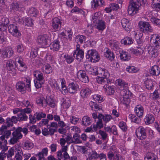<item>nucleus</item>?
Instances as JSON below:
<instances>
[{"mask_svg":"<svg viewBox=\"0 0 160 160\" xmlns=\"http://www.w3.org/2000/svg\"><path fill=\"white\" fill-rule=\"evenodd\" d=\"M14 54V51L10 47H5L3 48L1 51L0 56L1 58L3 60L10 58Z\"/></svg>","mask_w":160,"mask_h":160,"instance_id":"39448f33","label":"nucleus"},{"mask_svg":"<svg viewBox=\"0 0 160 160\" xmlns=\"http://www.w3.org/2000/svg\"><path fill=\"white\" fill-rule=\"evenodd\" d=\"M117 81L119 86L125 88H127L128 87V84L124 81L122 79H118Z\"/></svg>","mask_w":160,"mask_h":160,"instance_id":"680f3d73","label":"nucleus"},{"mask_svg":"<svg viewBox=\"0 0 160 160\" xmlns=\"http://www.w3.org/2000/svg\"><path fill=\"white\" fill-rule=\"evenodd\" d=\"M78 89V86L77 84L72 82L70 83L67 89V91L70 93H74Z\"/></svg>","mask_w":160,"mask_h":160,"instance_id":"6ab92c4d","label":"nucleus"},{"mask_svg":"<svg viewBox=\"0 0 160 160\" xmlns=\"http://www.w3.org/2000/svg\"><path fill=\"white\" fill-rule=\"evenodd\" d=\"M134 111L139 118L142 117L143 114V108L141 105H137L135 108Z\"/></svg>","mask_w":160,"mask_h":160,"instance_id":"393cba45","label":"nucleus"},{"mask_svg":"<svg viewBox=\"0 0 160 160\" xmlns=\"http://www.w3.org/2000/svg\"><path fill=\"white\" fill-rule=\"evenodd\" d=\"M121 42L122 44H124V45H130L133 43V41L132 38L126 37L121 40Z\"/></svg>","mask_w":160,"mask_h":160,"instance_id":"58836bf2","label":"nucleus"},{"mask_svg":"<svg viewBox=\"0 0 160 160\" xmlns=\"http://www.w3.org/2000/svg\"><path fill=\"white\" fill-rule=\"evenodd\" d=\"M16 87L18 90L22 94L26 92L27 86L24 82L21 81L18 82L16 84Z\"/></svg>","mask_w":160,"mask_h":160,"instance_id":"f8f14e48","label":"nucleus"},{"mask_svg":"<svg viewBox=\"0 0 160 160\" xmlns=\"http://www.w3.org/2000/svg\"><path fill=\"white\" fill-rule=\"evenodd\" d=\"M121 94L122 97H124V98H130L131 97V93L127 89H123L121 91Z\"/></svg>","mask_w":160,"mask_h":160,"instance_id":"4c0bfd02","label":"nucleus"},{"mask_svg":"<svg viewBox=\"0 0 160 160\" xmlns=\"http://www.w3.org/2000/svg\"><path fill=\"white\" fill-rule=\"evenodd\" d=\"M6 67L8 71H12L13 73L16 72V66L14 61L11 59L8 60L6 63Z\"/></svg>","mask_w":160,"mask_h":160,"instance_id":"2eb2a0df","label":"nucleus"},{"mask_svg":"<svg viewBox=\"0 0 160 160\" xmlns=\"http://www.w3.org/2000/svg\"><path fill=\"white\" fill-rule=\"evenodd\" d=\"M98 29L100 30H103L105 28V24L104 22L102 20L95 23Z\"/></svg>","mask_w":160,"mask_h":160,"instance_id":"a19ab883","label":"nucleus"},{"mask_svg":"<svg viewBox=\"0 0 160 160\" xmlns=\"http://www.w3.org/2000/svg\"><path fill=\"white\" fill-rule=\"evenodd\" d=\"M120 57L121 59L124 61H128L130 58V56L127 52H122V53H120Z\"/></svg>","mask_w":160,"mask_h":160,"instance_id":"49530a36","label":"nucleus"},{"mask_svg":"<svg viewBox=\"0 0 160 160\" xmlns=\"http://www.w3.org/2000/svg\"><path fill=\"white\" fill-rule=\"evenodd\" d=\"M110 8H106V9L107 12H111L112 10H116L119 8V6L118 4L115 3H112L110 4Z\"/></svg>","mask_w":160,"mask_h":160,"instance_id":"c03bdc74","label":"nucleus"},{"mask_svg":"<svg viewBox=\"0 0 160 160\" xmlns=\"http://www.w3.org/2000/svg\"><path fill=\"white\" fill-rule=\"evenodd\" d=\"M91 120L89 117L84 116L82 118V124L84 126H86L91 124Z\"/></svg>","mask_w":160,"mask_h":160,"instance_id":"c9c22d12","label":"nucleus"},{"mask_svg":"<svg viewBox=\"0 0 160 160\" xmlns=\"http://www.w3.org/2000/svg\"><path fill=\"white\" fill-rule=\"evenodd\" d=\"M150 42L154 47L158 48L160 46V36L157 34H153L150 37Z\"/></svg>","mask_w":160,"mask_h":160,"instance_id":"1a4fd4ad","label":"nucleus"},{"mask_svg":"<svg viewBox=\"0 0 160 160\" xmlns=\"http://www.w3.org/2000/svg\"><path fill=\"white\" fill-rule=\"evenodd\" d=\"M121 23L122 27L125 28V30L129 31L131 28V26L130 25L129 20L126 18H123L121 21Z\"/></svg>","mask_w":160,"mask_h":160,"instance_id":"5701e85b","label":"nucleus"},{"mask_svg":"<svg viewBox=\"0 0 160 160\" xmlns=\"http://www.w3.org/2000/svg\"><path fill=\"white\" fill-rule=\"evenodd\" d=\"M12 136L20 139L22 137V135L18 127L12 133Z\"/></svg>","mask_w":160,"mask_h":160,"instance_id":"ea45409f","label":"nucleus"},{"mask_svg":"<svg viewBox=\"0 0 160 160\" xmlns=\"http://www.w3.org/2000/svg\"><path fill=\"white\" fill-rule=\"evenodd\" d=\"M78 73L80 74L81 77V80L83 82L87 83L89 81V78L85 72L83 71H79Z\"/></svg>","mask_w":160,"mask_h":160,"instance_id":"c756f323","label":"nucleus"},{"mask_svg":"<svg viewBox=\"0 0 160 160\" xmlns=\"http://www.w3.org/2000/svg\"><path fill=\"white\" fill-rule=\"evenodd\" d=\"M15 160H22L23 155L22 149L20 147L16 148L15 150Z\"/></svg>","mask_w":160,"mask_h":160,"instance_id":"ddd939ff","label":"nucleus"},{"mask_svg":"<svg viewBox=\"0 0 160 160\" xmlns=\"http://www.w3.org/2000/svg\"><path fill=\"white\" fill-rule=\"evenodd\" d=\"M45 107L47 106V105L52 108H53L55 106V101L53 98L49 96L46 97L45 100Z\"/></svg>","mask_w":160,"mask_h":160,"instance_id":"412c9836","label":"nucleus"},{"mask_svg":"<svg viewBox=\"0 0 160 160\" xmlns=\"http://www.w3.org/2000/svg\"><path fill=\"white\" fill-rule=\"evenodd\" d=\"M13 148H10L8 151V152L6 154L7 157L8 158H10L12 157L14 155L15 151Z\"/></svg>","mask_w":160,"mask_h":160,"instance_id":"13d9d810","label":"nucleus"},{"mask_svg":"<svg viewBox=\"0 0 160 160\" xmlns=\"http://www.w3.org/2000/svg\"><path fill=\"white\" fill-rule=\"evenodd\" d=\"M109 46L114 51L118 50L119 47L118 42L114 40H111L109 42Z\"/></svg>","mask_w":160,"mask_h":160,"instance_id":"c85d7f7f","label":"nucleus"},{"mask_svg":"<svg viewBox=\"0 0 160 160\" xmlns=\"http://www.w3.org/2000/svg\"><path fill=\"white\" fill-rule=\"evenodd\" d=\"M96 72H93L95 75H98V78H96L97 82L100 84H106L110 82L108 79L109 74L108 71L105 68H100L98 70H96Z\"/></svg>","mask_w":160,"mask_h":160,"instance_id":"f257e3e1","label":"nucleus"},{"mask_svg":"<svg viewBox=\"0 0 160 160\" xmlns=\"http://www.w3.org/2000/svg\"><path fill=\"white\" fill-rule=\"evenodd\" d=\"M104 3L103 0H92L91 2L92 7L94 9L104 5Z\"/></svg>","mask_w":160,"mask_h":160,"instance_id":"a211bd4d","label":"nucleus"},{"mask_svg":"<svg viewBox=\"0 0 160 160\" xmlns=\"http://www.w3.org/2000/svg\"><path fill=\"white\" fill-rule=\"evenodd\" d=\"M62 105L64 108L67 109L69 108L71 104V101L68 98H63L62 100Z\"/></svg>","mask_w":160,"mask_h":160,"instance_id":"7c9ffc66","label":"nucleus"},{"mask_svg":"<svg viewBox=\"0 0 160 160\" xmlns=\"http://www.w3.org/2000/svg\"><path fill=\"white\" fill-rule=\"evenodd\" d=\"M44 99V98L43 97H38L36 99V102L37 104L41 105L42 107H45L43 103Z\"/></svg>","mask_w":160,"mask_h":160,"instance_id":"bf43d9fd","label":"nucleus"},{"mask_svg":"<svg viewBox=\"0 0 160 160\" xmlns=\"http://www.w3.org/2000/svg\"><path fill=\"white\" fill-rule=\"evenodd\" d=\"M36 119L38 121L40 120L42 118L46 117V115L45 113H43L42 112H36L35 113Z\"/></svg>","mask_w":160,"mask_h":160,"instance_id":"3c124183","label":"nucleus"},{"mask_svg":"<svg viewBox=\"0 0 160 160\" xmlns=\"http://www.w3.org/2000/svg\"><path fill=\"white\" fill-rule=\"evenodd\" d=\"M74 140H73V143H82V141L80 139V135L77 133H75L73 137Z\"/></svg>","mask_w":160,"mask_h":160,"instance_id":"603ef678","label":"nucleus"},{"mask_svg":"<svg viewBox=\"0 0 160 160\" xmlns=\"http://www.w3.org/2000/svg\"><path fill=\"white\" fill-rule=\"evenodd\" d=\"M50 48L53 51H58L60 47V42L58 40H55L50 45Z\"/></svg>","mask_w":160,"mask_h":160,"instance_id":"a878e982","label":"nucleus"},{"mask_svg":"<svg viewBox=\"0 0 160 160\" xmlns=\"http://www.w3.org/2000/svg\"><path fill=\"white\" fill-rule=\"evenodd\" d=\"M8 30L9 33L15 37H19L21 35L17 27L14 24H11L9 26Z\"/></svg>","mask_w":160,"mask_h":160,"instance_id":"9d476101","label":"nucleus"},{"mask_svg":"<svg viewBox=\"0 0 160 160\" xmlns=\"http://www.w3.org/2000/svg\"><path fill=\"white\" fill-rule=\"evenodd\" d=\"M101 20V13L99 12L95 13L92 17V22L93 23H97Z\"/></svg>","mask_w":160,"mask_h":160,"instance_id":"72a5a7b5","label":"nucleus"},{"mask_svg":"<svg viewBox=\"0 0 160 160\" xmlns=\"http://www.w3.org/2000/svg\"><path fill=\"white\" fill-rule=\"evenodd\" d=\"M107 84H102L104 85L103 86L104 91L107 95H112L115 92L114 88L113 86H108Z\"/></svg>","mask_w":160,"mask_h":160,"instance_id":"aec40b11","label":"nucleus"},{"mask_svg":"<svg viewBox=\"0 0 160 160\" xmlns=\"http://www.w3.org/2000/svg\"><path fill=\"white\" fill-rule=\"evenodd\" d=\"M17 116L19 121H26L28 118L26 114H24L21 111L19 112L18 113Z\"/></svg>","mask_w":160,"mask_h":160,"instance_id":"e433bc0d","label":"nucleus"},{"mask_svg":"<svg viewBox=\"0 0 160 160\" xmlns=\"http://www.w3.org/2000/svg\"><path fill=\"white\" fill-rule=\"evenodd\" d=\"M128 117L131 119L132 122H134L138 124L140 122L141 119L140 118L138 117L133 114H129Z\"/></svg>","mask_w":160,"mask_h":160,"instance_id":"79ce46f5","label":"nucleus"},{"mask_svg":"<svg viewBox=\"0 0 160 160\" xmlns=\"http://www.w3.org/2000/svg\"><path fill=\"white\" fill-rule=\"evenodd\" d=\"M33 143L30 141H27L24 143V146L26 149H31L33 148Z\"/></svg>","mask_w":160,"mask_h":160,"instance_id":"e2e57ef3","label":"nucleus"},{"mask_svg":"<svg viewBox=\"0 0 160 160\" xmlns=\"http://www.w3.org/2000/svg\"><path fill=\"white\" fill-rule=\"evenodd\" d=\"M77 39L78 42L82 44L85 41L86 37L84 36L79 35L77 37Z\"/></svg>","mask_w":160,"mask_h":160,"instance_id":"0e129e2a","label":"nucleus"},{"mask_svg":"<svg viewBox=\"0 0 160 160\" xmlns=\"http://www.w3.org/2000/svg\"><path fill=\"white\" fill-rule=\"evenodd\" d=\"M48 36L47 34H44L38 36L37 42L38 44L42 48H45L48 44L47 40Z\"/></svg>","mask_w":160,"mask_h":160,"instance_id":"6e6552de","label":"nucleus"},{"mask_svg":"<svg viewBox=\"0 0 160 160\" xmlns=\"http://www.w3.org/2000/svg\"><path fill=\"white\" fill-rule=\"evenodd\" d=\"M144 160H158V158L154 153L150 152L146 154Z\"/></svg>","mask_w":160,"mask_h":160,"instance_id":"2f4dec72","label":"nucleus"},{"mask_svg":"<svg viewBox=\"0 0 160 160\" xmlns=\"http://www.w3.org/2000/svg\"><path fill=\"white\" fill-rule=\"evenodd\" d=\"M121 101L123 104H125L126 106H128L130 102V98H127L125 99L124 97H122V98H121Z\"/></svg>","mask_w":160,"mask_h":160,"instance_id":"69168bd1","label":"nucleus"},{"mask_svg":"<svg viewBox=\"0 0 160 160\" xmlns=\"http://www.w3.org/2000/svg\"><path fill=\"white\" fill-rule=\"evenodd\" d=\"M9 21L8 18L6 17H3L0 20L1 25L0 30L1 31H4L7 29L6 26L9 24Z\"/></svg>","mask_w":160,"mask_h":160,"instance_id":"dca6fc26","label":"nucleus"},{"mask_svg":"<svg viewBox=\"0 0 160 160\" xmlns=\"http://www.w3.org/2000/svg\"><path fill=\"white\" fill-rule=\"evenodd\" d=\"M20 5L16 2H14L10 5V8L12 10H19Z\"/></svg>","mask_w":160,"mask_h":160,"instance_id":"5fc2aeb1","label":"nucleus"},{"mask_svg":"<svg viewBox=\"0 0 160 160\" xmlns=\"http://www.w3.org/2000/svg\"><path fill=\"white\" fill-rule=\"evenodd\" d=\"M38 13L37 9L34 8H30L28 11V13L32 17H35Z\"/></svg>","mask_w":160,"mask_h":160,"instance_id":"6e6d98bb","label":"nucleus"},{"mask_svg":"<svg viewBox=\"0 0 160 160\" xmlns=\"http://www.w3.org/2000/svg\"><path fill=\"white\" fill-rule=\"evenodd\" d=\"M84 52L82 50H76L73 53V57L79 61L82 60L84 57Z\"/></svg>","mask_w":160,"mask_h":160,"instance_id":"4468645a","label":"nucleus"},{"mask_svg":"<svg viewBox=\"0 0 160 160\" xmlns=\"http://www.w3.org/2000/svg\"><path fill=\"white\" fill-rule=\"evenodd\" d=\"M91 93V90L88 88H83L80 92L82 98L87 97L89 96Z\"/></svg>","mask_w":160,"mask_h":160,"instance_id":"cd10ccee","label":"nucleus"},{"mask_svg":"<svg viewBox=\"0 0 160 160\" xmlns=\"http://www.w3.org/2000/svg\"><path fill=\"white\" fill-rule=\"evenodd\" d=\"M61 20L58 18L55 17L52 20V26L55 31L61 28Z\"/></svg>","mask_w":160,"mask_h":160,"instance_id":"9b49d317","label":"nucleus"},{"mask_svg":"<svg viewBox=\"0 0 160 160\" xmlns=\"http://www.w3.org/2000/svg\"><path fill=\"white\" fill-rule=\"evenodd\" d=\"M144 120L146 124L148 125L154 122L155 118L153 115L148 114L146 116Z\"/></svg>","mask_w":160,"mask_h":160,"instance_id":"b1692460","label":"nucleus"},{"mask_svg":"<svg viewBox=\"0 0 160 160\" xmlns=\"http://www.w3.org/2000/svg\"><path fill=\"white\" fill-rule=\"evenodd\" d=\"M66 62L68 64L72 62L74 60V58L72 56L69 55H65L64 56Z\"/></svg>","mask_w":160,"mask_h":160,"instance_id":"4d7b16f0","label":"nucleus"},{"mask_svg":"<svg viewBox=\"0 0 160 160\" xmlns=\"http://www.w3.org/2000/svg\"><path fill=\"white\" fill-rule=\"evenodd\" d=\"M98 134L100 135L102 140H106L108 138V134L105 131L100 130L98 131Z\"/></svg>","mask_w":160,"mask_h":160,"instance_id":"864d4df0","label":"nucleus"},{"mask_svg":"<svg viewBox=\"0 0 160 160\" xmlns=\"http://www.w3.org/2000/svg\"><path fill=\"white\" fill-rule=\"evenodd\" d=\"M151 75L158 76L160 74V68L157 65H154L149 70Z\"/></svg>","mask_w":160,"mask_h":160,"instance_id":"bb28decb","label":"nucleus"},{"mask_svg":"<svg viewBox=\"0 0 160 160\" xmlns=\"http://www.w3.org/2000/svg\"><path fill=\"white\" fill-rule=\"evenodd\" d=\"M158 0H153L152 5V7L160 9V3L158 2Z\"/></svg>","mask_w":160,"mask_h":160,"instance_id":"774afa93","label":"nucleus"},{"mask_svg":"<svg viewBox=\"0 0 160 160\" xmlns=\"http://www.w3.org/2000/svg\"><path fill=\"white\" fill-rule=\"evenodd\" d=\"M60 81L61 82V84L62 86V88H61L59 87H58V85L57 84L56 87L58 88V89L60 91L62 92V91H66V90H67V89L66 85H65V81L64 80H63L62 79L60 78Z\"/></svg>","mask_w":160,"mask_h":160,"instance_id":"de8ad7c7","label":"nucleus"},{"mask_svg":"<svg viewBox=\"0 0 160 160\" xmlns=\"http://www.w3.org/2000/svg\"><path fill=\"white\" fill-rule=\"evenodd\" d=\"M104 55L107 58H108L111 60H113L114 58V54L113 53L108 49L105 52Z\"/></svg>","mask_w":160,"mask_h":160,"instance_id":"09e8293b","label":"nucleus"},{"mask_svg":"<svg viewBox=\"0 0 160 160\" xmlns=\"http://www.w3.org/2000/svg\"><path fill=\"white\" fill-rule=\"evenodd\" d=\"M98 118L103 119V120L106 123L112 119V116L110 115H106L104 116L101 114H98Z\"/></svg>","mask_w":160,"mask_h":160,"instance_id":"37998d69","label":"nucleus"},{"mask_svg":"<svg viewBox=\"0 0 160 160\" xmlns=\"http://www.w3.org/2000/svg\"><path fill=\"white\" fill-rule=\"evenodd\" d=\"M154 81L151 79H147L144 82V84L146 88L148 90L152 89L153 87Z\"/></svg>","mask_w":160,"mask_h":160,"instance_id":"473e14b6","label":"nucleus"},{"mask_svg":"<svg viewBox=\"0 0 160 160\" xmlns=\"http://www.w3.org/2000/svg\"><path fill=\"white\" fill-rule=\"evenodd\" d=\"M146 128L142 126H139L136 130V134L140 140H143L147 138V134L146 132Z\"/></svg>","mask_w":160,"mask_h":160,"instance_id":"0eeeda50","label":"nucleus"},{"mask_svg":"<svg viewBox=\"0 0 160 160\" xmlns=\"http://www.w3.org/2000/svg\"><path fill=\"white\" fill-rule=\"evenodd\" d=\"M86 58L89 61L93 62H98L100 59V57L98 52L95 50H90L88 51L86 55Z\"/></svg>","mask_w":160,"mask_h":160,"instance_id":"20e7f679","label":"nucleus"},{"mask_svg":"<svg viewBox=\"0 0 160 160\" xmlns=\"http://www.w3.org/2000/svg\"><path fill=\"white\" fill-rule=\"evenodd\" d=\"M99 158V154L96 151H92L91 154H90L87 160H92V159H97Z\"/></svg>","mask_w":160,"mask_h":160,"instance_id":"8fccbe9b","label":"nucleus"},{"mask_svg":"<svg viewBox=\"0 0 160 160\" xmlns=\"http://www.w3.org/2000/svg\"><path fill=\"white\" fill-rule=\"evenodd\" d=\"M130 50L132 54L137 56H140L142 55L144 52L143 48H142L140 47H138L136 49L132 48L130 49Z\"/></svg>","mask_w":160,"mask_h":160,"instance_id":"4be33fe9","label":"nucleus"},{"mask_svg":"<svg viewBox=\"0 0 160 160\" xmlns=\"http://www.w3.org/2000/svg\"><path fill=\"white\" fill-rule=\"evenodd\" d=\"M120 128L124 132H126L127 131V128L126 123L123 121L120 122L118 124Z\"/></svg>","mask_w":160,"mask_h":160,"instance_id":"052dcab7","label":"nucleus"},{"mask_svg":"<svg viewBox=\"0 0 160 160\" xmlns=\"http://www.w3.org/2000/svg\"><path fill=\"white\" fill-rule=\"evenodd\" d=\"M140 30L144 33L152 32L153 29L150 24L147 22L140 21L138 23Z\"/></svg>","mask_w":160,"mask_h":160,"instance_id":"423d86ee","label":"nucleus"},{"mask_svg":"<svg viewBox=\"0 0 160 160\" xmlns=\"http://www.w3.org/2000/svg\"><path fill=\"white\" fill-rule=\"evenodd\" d=\"M145 4L144 0H132L130 1L128 7L129 14L133 16L138 13L141 6Z\"/></svg>","mask_w":160,"mask_h":160,"instance_id":"f03ea898","label":"nucleus"},{"mask_svg":"<svg viewBox=\"0 0 160 160\" xmlns=\"http://www.w3.org/2000/svg\"><path fill=\"white\" fill-rule=\"evenodd\" d=\"M60 144L62 147L61 149L57 152V156L59 158L63 155L64 160H67L69 158V156L67 153V151L68 149V147L67 146H65L66 142H67L65 139L64 138H62L60 139Z\"/></svg>","mask_w":160,"mask_h":160,"instance_id":"7ed1b4c3","label":"nucleus"},{"mask_svg":"<svg viewBox=\"0 0 160 160\" xmlns=\"http://www.w3.org/2000/svg\"><path fill=\"white\" fill-rule=\"evenodd\" d=\"M150 54H151L152 57L156 58L158 55V51L157 49H153L152 50L149 51Z\"/></svg>","mask_w":160,"mask_h":160,"instance_id":"338daca9","label":"nucleus"},{"mask_svg":"<svg viewBox=\"0 0 160 160\" xmlns=\"http://www.w3.org/2000/svg\"><path fill=\"white\" fill-rule=\"evenodd\" d=\"M33 75L36 78V79L35 80L39 81L42 83H44L45 79L43 74L41 71L38 70L34 71L33 72Z\"/></svg>","mask_w":160,"mask_h":160,"instance_id":"f3484780","label":"nucleus"},{"mask_svg":"<svg viewBox=\"0 0 160 160\" xmlns=\"http://www.w3.org/2000/svg\"><path fill=\"white\" fill-rule=\"evenodd\" d=\"M43 72L47 74L51 73L52 71V69L51 66L48 64L44 65L42 67Z\"/></svg>","mask_w":160,"mask_h":160,"instance_id":"f704fd0d","label":"nucleus"},{"mask_svg":"<svg viewBox=\"0 0 160 160\" xmlns=\"http://www.w3.org/2000/svg\"><path fill=\"white\" fill-rule=\"evenodd\" d=\"M23 23L25 25L28 27H31L33 24L32 19L29 18H25L23 20Z\"/></svg>","mask_w":160,"mask_h":160,"instance_id":"a18cd8bd","label":"nucleus"}]
</instances>
